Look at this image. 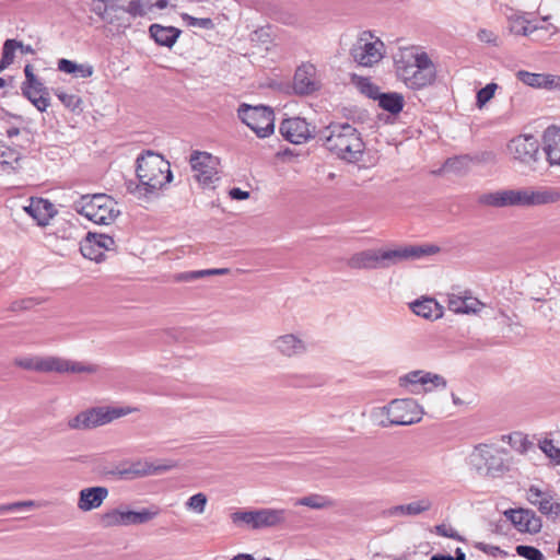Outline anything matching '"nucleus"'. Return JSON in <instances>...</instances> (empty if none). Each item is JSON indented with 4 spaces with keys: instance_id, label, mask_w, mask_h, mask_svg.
Listing matches in <instances>:
<instances>
[{
    "instance_id": "nucleus-1",
    "label": "nucleus",
    "mask_w": 560,
    "mask_h": 560,
    "mask_svg": "<svg viewBox=\"0 0 560 560\" xmlns=\"http://www.w3.org/2000/svg\"><path fill=\"white\" fill-rule=\"evenodd\" d=\"M170 0H92L91 11L117 31L131 26L132 20L165 9Z\"/></svg>"
},
{
    "instance_id": "nucleus-2",
    "label": "nucleus",
    "mask_w": 560,
    "mask_h": 560,
    "mask_svg": "<svg viewBox=\"0 0 560 560\" xmlns=\"http://www.w3.org/2000/svg\"><path fill=\"white\" fill-rule=\"evenodd\" d=\"M441 248L434 244L406 245L395 249H365L355 253L348 259L352 269H384L401 261L418 260L425 256L440 253Z\"/></svg>"
},
{
    "instance_id": "nucleus-3",
    "label": "nucleus",
    "mask_w": 560,
    "mask_h": 560,
    "mask_svg": "<svg viewBox=\"0 0 560 560\" xmlns=\"http://www.w3.org/2000/svg\"><path fill=\"white\" fill-rule=\"evenodd\" d=\"M397 77L412 90H420L435 81L436 69L429 55L416 47L400 48L394 56Z\"/></svg>"
},
{
    "instance_id": "nucleus-4",
    "label": "nucleus",
    "mask_w": 560,
    "mask_h": 560,
    "mask_svg": "<svg viewBox=\"0 0 560 560\" xmlns=\"http://www.w3.org/2000/svg\"><path fill=\"white\" fill-rule=\"evenodd\" d=\"M319 139L328 151L347 162H358L363 155L364 142L350 124H330L320 132Z\"/></svg>"
},
{
    "instance_id": "nucleus-5",
    "label": "nucleus",
    "mask_w": 560,
    "mask_h": 560,
    "mask_svg": "<svg viewBox=\"0 0 560 560\" xmlns=\"http://www.w3.org/2000/svg\"><path fill=\"white\" fill-rule=\"evenodd\" d=\"M560 199V194L552 190L523 189H503L494 192L483 194L479 197V202L486 206L504 207H533L556 202Z\"/></svg>"
},
{
    "instance_id": "nucleus-6",
    "label": "nucleus",
    "mask_w": 560,
    "mask_h": 560,
    "mask_svg": "<svg viewBox=\"0 0 560 560\" xmlns=\"http://www.w3.org/2000/svg\"><path fill=\"white\" fill-rule=\"evenodd\" d=\"M13 365L26 371L59 374H96L100 366L84 361L69 360L55 355L16 357Z\"/></svg>"
},
{
    "instance_id": "nucleus-7",
    "label": "nucleus",
    "mask_w": 560,
    "mask_h": 560,
    "mask_svg": "<svg viewBox=\"0 0 560 560\" xmlns=\"http://www.w3.org/2000/svg\"><path fill=\"white\" fill-rule=\"evenodd\" d=\"M139 191L152 194L172 180L170 163L160 154L148 151L137 159Z\"/></svg>"
},
{
    "instance_id": "nucleus-8",
    "label": "nucleus",
    "mask_w": 560,
    "mask_h": 560,
    "mask_svg": "<svg viewBox=\"0 0 560 560\" xmlns=\"http://www.w3.org/2000/svg\"><path fill=\"white\" fill-rule=\"evenodd\" d=\"M290 511L262 508L257 510H237L231 513V522L238 528L260 530L283 527L288 523Z\"/></svg>"
},
{
    "instance_id": "nucleus-9",
    "label": "nucleus",
    "mask_w": 560,
    "mask_h": 560,
    "mask_svg": "<svg viewBox=\"0 0 560 560\" xmlns=\"http://www.w3.org/2000/svg\"><path fill=\"white\" fill-rule=\"evenodd\" d=\"M73 209L96 224L108 225L120 214L117 202L105 194L84 195L73 203Z\"/></svg>"
},
{
    "instance_id": "nucleus-10",
    "label": "nucleus",
    "mask_w": 560,
    "mask_h": 560,
    "mask_svg": "<svg viewBox=\"0 0 560 560\" xmlns=\"http://www.w3.org/2000/svg\"><path fill=\"white\" fill-rule=\"evenodd\" d=\"M135 409L126 407H93L70 418L67 425L71 430L86 431L105 425L112 421L130 415Z\"/></svg>"
},
{
    "instance_id": "nucleus-11",
    "label": "nucleus",
    "mask_w": 560,
    "mask_h": 560,
    "mask_svg": "<svg viewBox=\"0 0 560 560\" xmlns=\"http://www.w3.org/2000/svg\"><path fill=\"white\" fill-rule=\"evenodd\" d=\"M377 416H386V420H381L383 428L389 425H410L421 420L419 406L413 399H395L387 406L380 408L374 412Z\"/></svg>"
},
{
    "instance_id": "nucleus-12",
    "label": "nucleus",
    "mask_w": 560,
    "mask_h": 560,
    "mask_svg": "<svg viewBox=\"0 0 560 560\" xmlns=\"http://www.w3.org/2000/svg\"><path fill=\"white\" fill-rule=\"evenodd\" d=\"M505 456L503 450L486 444L476 446L471 455L477 470L492 478L501 477L509 470Z\"/></svg>"
},
{
    "instance_id": "nucleus-13",
    "label": "nucleus",
    "mask_w": 560,
    "mask_h": 560,
    "mask_svg": "<svg viewBox=\"0 0 560 560\" xmlns=\"http://www.w3.org/2000/svg\"><path fill=\"white\" fill-rule=\"evenodd\" d=\"M160 514L158 508H144L139 511L117 508L107 511L101 516V524L105 528L127 527L132 525H142L151 522Z\"/></svg>"
},
{
    "instance_id": "nucleus-14",
    "label": "nucleus",
    "mask_w": 560,
    "mask_h": 560,
    "mask_svg": "<svg viewBox=\"0 0 560 560\" xmlns=\"http://www.w3.org/2000/svg\"><path fill=\"white\" fill-rule=\"evenodd\" d=\"M238 118L248 126L259 138L273 132V110L267 106H250L242 104L237 110Z\"/></svg>"
},
{
    "instance_id": "nucleus-15",
    "label": "nucleus",
    "mask_w": 560,
    "mask_h": 560,
    "mask_svg": "<svg viewBox=\"0 0 560 560\" xmlns=\"http://www.w3.org/2000/svg\"><path fill=\"white\" fill-rule=\"evenodd\" d=\"M384 43L374 38L371 32H363L353 43L350 56L359 66L372 67L384 57Z\"/></svg>"
},
{
    "instance_id": "nucleus-16",
    "label": "nucleus",
    "mask_w": 560,
    "mask_h": 560,
    "mask_svg": "<svg viewBox=\"0 0 560 560\" xmlns=\"http://www.w3.org/2000/svg\"><path fill=\"white\" fill-rule=\"evenodd\" d=\"M175 467H177V463L172 459L156 462H150L145 459L124 465L121 468H118L115 474H117L120 478L135 479L145 476L160 475L172 470Z\"/></svg>"
},
{
    "instance_id": "nucleus-17",
    "label": "nucleus",
    "mask_w": 560,
    "mask_h": 560,
    "mask_svg": "<svg viewBox=\"0 0 560 560\" xmlns=\"http://www.w3.org/2000/svg\"><path fill=\"white\" fill-rule=\"evenodd\" d=\"M539 141L532 135H520L508 143L509 155L525 165H530L538 160Z\"/></svg>"
},
{
    "instance_id": "nucleus-18",
    "label": "nucleus",
    "mask_w": 560,
    "mask_h": 560,
    "mask_svg": "<svg viewBox=\"0 0 560 560\" xmlns=\"http://www.w3.org/2000/svg\"><path fill=\"white\" fill-rule=\"evenodd\" d=\"M115 248L116 242L113 236L95 232H89L80 244L83 257L96 262H102L105 259L106 250Z\"/></svg>"
},
{
    "instance_id": "nucleus-19",
    "label": "nucleus",
    "mask_w": 560,
    "mask_h": 560,
    "mask_svg": "<svg viewBox=\"0 0 560 560\" xmlns=\"http://www.w3.org/2000/svg\"><path fill=\"white\" fill-rule=\"evenodd\" d=\"M503 514L518 532L537 534L542 527L541 518L533 510L509 509Z\"/></svg>"
},
{
    "instance_id": "nucleus-20",
    "label": "nucleus",
    "mask_w": 560,
    "mask_h": 560,
    "mask_svg": "<svg viewBox=\"0 0 560 560\" xmlns=\"http://www.w3.org/2000/svg\"><path fill=\"white\" fill-rule=\"evenodd\" d=\"M280 133L291 143L301 144L312 138L313 130L304 118L292 117L282 120Z\"/></svg>"
},
{
    "instance_id": "nucleus-21",
    "label": "nucleus",
    "mask_w": 560,
    "mask_h": 560,
    "mask_svg": "<svg viewBox=\"0 0 560 560\" xmlns=\"http://www.w3.org/2000/svg\"><path fill=\"white\" fill-rule=\"evenodd\" d=\"M526 499L547 517L556 520L560 516V503L553 501L550 491H541L538 487L530 486L526 492Z\"/></svg>"
},
{
    "instance_id": "nucleus-22",
    "label": "nucleus",
    "mask_w": 560,
    "mask_h": 560,
    "mask_svg": "<svg viewBox=\"0 0 560 560\" xmlns=\"http://www.w3.org/2000/svg\"><path fill=\"white\" fill-rule=\"evenodd\" d=\"M319 89L316 68L312 63L300 66L293 78V90L299 95H310Z\"/></svg>"
},
{
    "instance_id": "nucleus-23",
    "label": "nucleus",
    "mask_w": 560,
    "mask_h": 560,
    "mask_svg": "<svg viewBox=\"0 0 560 560\" xmlns=\"http://www.w3.org/2000/svg\"><path fill=\"white\" fill-rule=\"evenodd\" d=\"M189 164L191 180L202 189L208 188L210 185V153L194 151Z\"/></svg>"
},
{
    "instance_id": "nucleus-24",
    "label": "nucleus",
    "mask_w": 560,
    "mask_h": 560,
    "mask_svg": "<svg viewBox=\"0 0 560 560\" xmlns=\"http://www.w3.org/2000/svg\"><path fill=\"white\" fill-rule=\"evenodd\" d=\"M400 380L412 385L415 388L411 392L415 394L420 393L417 389L418 386H424V390H431L433 387H446V380L443 376L430 372L412 371Z\"/></svg>"
},
{
    "instance_id": "nucleus-25",
    "label": "nucleus",
    "mask_w": 560,
    "mask_h": 560,
    "mask_svg": "<svg viewBox=\"0 0 560 560\" xmlns=\"http://www.w3.org/2000/svg\"><path fill=\"white\" fill-rule=\"evenodd\" d=\"M108 497V489L105 487L84 488L79 492L78 509L89 512L98 509Z\"/></svg>"
},
{
    "instance_id": "nucleus-26",
    "label": "nucleus",
    "mask_w": 560,
    "mask_h": 560,
    "mask_svg": "<svg viewBox=\"0 0 560 560\" xmlns=\"http://www.w3.org/2000/svg\"><path fill=\"white\" fill-rule=\"evenodd\" d=\"M24 210L42 226L47 225L55 214L54 205L43 198H31Z\"/></svg>"
},
{
    "instance_id": "nucleus-27",
    "label": "nucleus",
    "mask_w": 560,
    "mask_h": 560,
    "mask_svg": "<svg viewBox=\"0 0 560 560\" xmlns=\"http://www.w3.org/2000/svg\"><path fill=\"white\" fill-rule=\"evenodd\" d=\"M272 345L279 353L288 358L303 354L306 351L305 342L293 334L279 336Z\"/></svg>"
},
{
    "instance_id": "nucleus-28",
    "label": "nucleus",
    "mask_w": 560,
    "mask_h": 560,
    "mask_svg": "<svg viewBox=\"0 0 560 560\" xmlns=\"http://www.w3.org/2000/svg\"><path fill=\"white\" fill-rule=\"evenodd\" d=\"M544 152L550 165L560 166V128L549 127L544 132Z\"/></svg>"
},
{
    "instance_id": "nucleus-29",
    "label": "nucleus",
    "mask_w": 560,
    "mask_h": 560,
    "mask_svg": "<svg viewBox=\"0 0 560 560\" xmlns=\"http://www.w3.org/2000/svg\"><path fill=\"white\" fill-rule=\"evenodd\" d=\"M412 312L427 319H438L443 315V307L431 298L417 300L410 305Z\"/></svg>"
},
{
    "instance_id": "nucleus-30",
    "label": "nucleus",
    "mask_w": 560,
    "mask_h": 560,
    "mask_svg": "<svg viewBox=\"0 0 560 560\" xmlns=\"http://www.w3.org/2000/svg\"><path fill=\"white\" fill-rule=\"evenodd\" d=\"M151 37L162 46L172 47L178 38L180 31L173 26L152 24L149 28Z\"/></svg>"
},
{
    "instance_id": "nucleus-31",
    "label": "nucleus",
    "mask_w": 560,
    "mask_h": 560,
    "mask_svg": "<svg viewBox=\"0 0 560 560\" xmlns=\"http://www.w3.org/2000/svg\"><path fill=\"white\" fill-rule=\"evenodd\" d=\"M516 78L528 86L546 89L552 88L556 79V77L551 74L532 73L525 70L517 71Z\"/></svg>"
},
{
    "instance_id": "nucleus-32",
    "label": "nucleus",
    "mask_w": 560,
    "mask_h": 560,
    "mask_svg": "<svg viewBox=\"0 0 560 560\" xmlns=\"http://www.w3.org/2000/svg\"><path fill=\"white\" fill-rule=\"evenodd\" d=\"M376 97L375 101L378 102V106L393 115L399 114L404 108V96L397 92H381Z\"/></svg>"
},
{
    "instance_id": "nucleus-33",
    "label": "nucleus",
    "mask_w": 560,
    "mask_h": 560,
    "mask_svg": "<svg viewBox=\"0 0 560 560\" xmlns=\"http://www.w3.org/2000/svg\"><path fill=\"white\" fill-rule=\"evenodd\" d=\"M447 305L448 308L454 313L470 314L477 313L478 306L481 305V303L476 299L462 298L455 294H451L448 295Z\"/></svg>"
},
{
    "instance_id": "nucleus-34",
    "label": "nucleus",
    "mask_w": 560,
    "mask_h": 560,
    "mask_svg": "<svg viewBox=\"0 0 560 560\" xmlns=\"http://www.w3.org/2000/svg\"><path fill=\"white\" fill-rule=\"evenodd\" d=\"M431 508V502L428 499H422L404 505H396L389 510L390 515H419Z\"/></svg>"
},
{
    "instance_id": "nucleus-35",
    "label": "nucleus",
    "mask_w": 560,
    "mask_h": 560,
    "mask_svg": "<svg viewBox=\"0 0 560 560\" xmlns=\"http://www.w3.org/2000/svg\"><path fill=\"white\" fill-rule=\"evenodd\" d=\"M471 166L470 154L458 155L447 159L441 171L451 172L457 175L466 174Z\"/></svg>"
},
{
    "instance_id": "nucleus-36",
    "label": "nucleus",
    "mask_w": 560,
    "mask_h": 560,
    "mask_svg": "<svg viewBox=\"0 0 560 560\" xmlns=\"http://www.w3.org/2000/svg\"><path fill=\"white\" fill-rule=\"evenodd\" d=\"M20 159V153L15 149L0 142V167L3 172L15 170Z\"/></svg>"
},
{
    "instance_id": "nucleus-37",
    "label": "nucleus",
    "mask_w": 560,
    "mask_h": 560,
    "mask_svg": "<svg viewBox=\"0 0 560 560\" xmlns=\"http://www.w3.org/2000/svg\"><path fill=\"white\" fill-rule=\"evenodd\" d=\"M295 505H303L314 510H322L332 508L335 505L334 501L328 497L322 494H310L303 498H300L295 501Z\"/></svg>"
},
{
    "instance_id": "nucleus-38",
    "label": "nucleus",
    "mask_w": 560,
    "mask_h": 560,
    "mask_svg": "<svg viewBox=\"0 0 560 560\" xmlns=\"http://www.w3.org/2000/svg\"><path fill=\"white\" fill-rule=\"evenodd\" d=\"M351 82L358 88V90L372 100H376L381 91L377 85L371 82L369 78L352 74Z\"/></svg>"
},
{
    "instance_id": "nucleus-39",
    "label": "nucleus",
    "mask_w": 560,
    "mask_h": 560,
    "mask_svg": "<svg viewBox=\"0 0 560 560\" xmlns=\"http://www.w3.org/2000/svg\"><path fill=\"white\" fill-rule=\"evenodd\" d=\"M18 46H21V42L16 39H7L4 42L0 60V72L13 63Z\"/></svg>"
},
{
    "instance_id": "nucleus-40",
    "label": "nucleus",
    "mask_w": 560,
    "mask_h": 560,
    "mask_svg": "<svg viewBox=\"0 0 560 560\" xmlns=\"http://www.w3.org/2000/svg\"><path fill=\"white\" fill-rule=\"evenodd\" d=\"M55 95L58 100L71 112H75L77 109H81L82 100L79 95L73 93H67L61 89L55 90Z\"/></svg>"
},
{
    "instance_id": "nucleus-41",
    "label": "nucleus",
    "mask_w": 560,
    "mask_h": 560,
    "mask_svg": "<svg viewBox=\"0 0 560 560\" xmlns=\"http://www.w3.org/2000/svg\"><path fill=\"white\" fill-rule=\"evenodd\" d=\"M536 30V26L530 25V23L523 18H517L510 22V32L515 35L528 36Z\"/></svg>"
},
{
    "instance_id": "nucleus-42",
    "label": "nucleus",
    "mask_w": 560,
    "mask_h": 560,
    "mask_svg": "<svg viewBox=\"0 0 560 560\" xmlns=\"http://www.w3.org/2000/svg\"><path fill=\"white\" fill-rule=\"evenodd\" d=\"M207 503V495L205 493H197L188 499V501L185 503V506L190 512L201 514L205 512Z\"/></svg>"
},
{
    "instance_id": "nucleus-43",
    "label": "nucleus",
    "mask_w": 560,
    "mask_h": 560,
    "mask_svg": "<svg viewBox=\"0 0 560 560\" xmlns=\"http://www.w3.org/2000/svg\"><path fill=\"white\" fill-rule=\"evenodd\" d=\"M21 90H22L23 96L26 97L27 100H32V97H31L32 91H35V92L47 91L44 83L36 75L25 80L21 85Z\"/></svg>"
},
{
    "instance_id": "nucleus-44",
    "label": "nucleus",
    "mask_w": 560,
    "mask_h": 560,
    "mask_svg": "<svg viewBox=\"0 0 560 560\" xmlns=\"http://www.w3.org/2000/svg\"><path fill=\"white\" fill-rule=\"evenodd\" d=\"M498 85L493 82L488 83L485 88L477 92L476 105L478 108H482L493 96Z\"/></svg>"
},
{
    "instance_id": "nucleus-45",
    "label": "nucleus",
    "mask_w": 560,
    "mask_h": 560,
    "mask_svg": "<svg viewBox=\"0 0 560 560\" xmlns=\"http://www.w3.org/2000/svg\"><path fill=\"white\" fill-rule=\"evenodd\" d=\"M539 447L556 465H560V448L553 444L552 440L540 441Z\"/></svg>"
},
{
    "instance_id": "nucleus-46",
    "label": "nucleus",
    "mask_w": 560,
    "mask_h": 560,
    "mask_svg": "<svg viewBox=\"0 0 560 560\" xmlns=\"http://www.w3.org/2000/svg\"><path fill=\"white\" fill-rule=\"evenodd\" d=\"M516 553L527 560H545L542 552L533 546L518 545L515 548Z\"/></svg>"
},
{
    "instance_id": "nucleus-47",
    "label": "nucleus",
    "mask_w": 560,
    "mask_h": 560,
    "mask_svg": "<svg viewBox=\"0 0 560 560\" xmlns=\"http://www.w3.org/2000/svg\"><path fill=\"white\" fill-rule=\"evenodd\" d=\"M31 97H32V100H28V101L39 112H45L49 107V105H50V100H49L48 91H44V92L32 91L31 92Z\"/></svg>"
},
{
    "instance_id": "nucleus-48",
    "label": "nucleus",
    "mask_w": 560,
    "mask_h": 560,
    "mask_svg": "<svg viewBox=\"0 0 560 560\" xmlns=\"http://www.w3.org/2000/svg\"><path fill=\"white\" fill-rule=\"evenodd\" d=\"M249 40L253 44H267L271 40V28L270 26H264L255 30L249 35Z\"/></svg>"
},
{
    "instance_id": "nucleus-49",
    "label": "nucleus",
    "mask_w": 560,
    "mask_h": 560,
    "mask_svg": "<svg viewBox=\"0 0 560 560\" xmlns=\"http://www.w3.org/2000/svg\"><path fill=\"white\" fill-rule=\"evenodd\" d=\"M472 164H493L497 162V154L493 151H482L470 154Z\"/></svg>"
},
{
    "instance_id": "nucleus-50",
    "label": "nucleus",
    "mask_w": 560,
    "mask_h": 560,
    "mask_svg": "<svg viewBox=\"0 0 560 560\" xmlns=\"http://www.w3.org/2000/svg\"><path fill=\"white\" fill-rule=\"evenodd\" d=\"M435 533L443 537H448L458 541H465V538L451 525L440 524L435 526Z\"/></svg>"
},
{
    "instance_id": "nucleus-51",
    "label": "nucleus",
    "mask_w": 560,
    "mask_h": 560,
    "mask_svg": "<svg viewBox=\"0 0 560 560\" xmlns=\"http://www.w3.org/2000/svg\"><path fill=\"white\" fill-rule=\"evenodd\" d=\"M206 276H210V269L180 272L175 276V280L189 282Z\"/></svg>"
},
{
    "instance_id": "nucleus-52",
    "label": "nucleus",
    "mask_w": 560,
    "mask_h": 560,
    "mask_svg": "<svg viewBox=\"0 0 560 560\" xmlns=\"http://www.w3.org/2000/svg\"><path fill=\"white\" fill-rule=\"evenodd\" d=\"M475 548H477L478 550H481L488 555H491V556H497V555L506 556L508 555L505 551L501 550L500 547L488 545V544H485L481 541L475 542Z\"/></svg>"
},
{
    "instance_id": "nucleus-53",
    "label": "nucleus",
    "mask_w": 560,
    "mask_h": 560,
    "mask_svg": "<svg viewBox=\"0 0 560 560\" xmlns=\"http://www.w3.org/2000/svg\"><path fill=\"white\" fill-rule=\"evenodd\" d=\"M278 21L284 25L296 27L300 25V18L295 13L283 12L279 15Z\"/></svg>"
},
{
    "instance_id": "nucleus-54",
    "label": "nucleus",
    "mask_w": 560,
    "mask_h": 560,
    "mask_svg": "<svg viewBox=\"0 0 560 560\" xmlns=\"http://www.w3.org/2000/svg\"><path fill=\"white\" fill-rule=\"evenodd\" d=\"M431 560H466V555L460 548H456L455 556L435 553L431 557Z\"/></svg>"
},
{
    "instance_id": "nucleus-55",
    "label": "nucleus",
    "mask_w": 560,
    "mask_h": 560,
    "mask_svg": "<svg viewBox=\"0 0 560 560\" xmlns=\"http://www.w3.org/2000/svg\"><path fill=\"white\" fill-rule=\"evenodd\" d=\"M79 68V65L68 60V59H60L58 61V70L66 72V73H77V70Z\"/></svg>"
},
{
    "instance_id": "nucleus-56",
    "label": "nucleus",
    "mask_w": 560,
    "mask_h": 560,
    "mask_svg": "<svg viewBox=\"0 0 560 560\" xmlns=\"http://www.w3.org/2000/svg\"><path fill=\"white\" fill-rule=\"evenodd\" d=\"M229 196L231 197V199H234V200H246L249 198L250 192L243 190L238 187H234L229 190Z\"/></svg>"
},
{
    "instance_id": "nucleus-57",
    "label": "nucleus",
    "mask_w": 560,
    "mask_h": 560,
    "mask_svg": "<svg viewBox=\"0 0 560 560\" xmlns=\"http://www.w3.org/2000/svg\"><path fill=\"white\" fill-rule=\"evenodd\" d=\"M93 73V68L91 66L86 65H79V68L77 70V75L80 78H89Z\"/></svg>"
},
{
    "instance_id": "nucleus-58",
    "label": "nucleus",
    "mask_w": 560,
    "mask_h": 560,
    "mask_svg": "<svg viewBox=\"0 0 560 560\" xmlns=\"http://www.w3.org/2000/svg\"><path fill=\"white\" fill-rule=\"evenodd\" d=\"M23 510L22 501L4 504L0 506V512L20 511Z\"/></svg>"
},
{
    "instance_id": "nucleus-59",
    "label": "nucleus",
    "mask_w": 560,
    "mask_h": 560,
    "mask_svg": "<svg viewBox=\"0 0 560 560\" xmlns=\"http://www.w3.org/2000/svg\"><path fill=\"white\" fill-rule=\"evenodd\" d=\"M188 19H189L190 25L207 27V25L210 23V19H196V18H191V16H188Z\"/></svg>"
},
{
    "instance_id": "nucleus-60",
    "label": "nucleus",
    "mask_w": 560,
    "mask_h": 560,
    "mask_svg": "<svg viewBox=\"0 0 560 560\" xmlns=\"http://www.w3.org/2000/svg\"><path fill=\"white\" fill-rule=\"evenodd\" d=\"M491 33L486 31V30H481L479 33H478V37L480 40L482 42H487V43H491L492 39H491Z\"/></svg>"
},
{
    "instance_id": "nucleus-61",
    "label": "nucleus",
    "mask_w": 560,
    "mask_h": 560,
    "mask_svg": "<svg viewBox=\"0 0 560 560\" xmlns=\"http://www.w3.org/2000/svg\"><path fill=\"white\" fill-rule=\"evenodd\" d=\"M232 273V270L229 268H212V277L213 276H223V275H230Z\"/></svg>"
},
{
    "instance_id": "nucleus-62",
    "label": "nucleus",
    "mask_w": 560,
    "mask_h": 560,
    "mask_svg": "<svg viewBox=\"0 0 560 560\" xmlns=\"http://www.w3.org/2000/svg\"><path fill=\"white\" fill-rule=\"evenodd\" d=\"M22 505H23V510H28V509L39 506V504L33 500L22 501Z\"/></svg>"
},
{
    "instance_id": "nucleus-63",
    "label": "nucleus",
    "mask_w": 560,
    "mask_h": 560,
    "mask_svg": "<svg viewBox=\"0 0 560 560\" xmlns=\"http://www.w3.org/2000/svg\"><path fill=\"white\" fill-rule=\"evenodd\" d=\"M24 74H25V80H27L28 78H32L34 77V72H33V67L32 65H26L25 68H24Z\"/></svg>"
},
{
    "instance_id": "nucleus-64",
    "label": "nucleus",
    "mask_w": 560,
    "mask_h": 560,
    "mask_svg": "<svg viewBox=\"0 0 560 560\" xmlns=\"http://www.w3.org/2000/svg\"><path fill=\"white\" fill-rule=\"evenodd\" d=\"M232 560H255V559L252 555L240 553V555L235 556Z\"/></svg>"
}]
</instances>
